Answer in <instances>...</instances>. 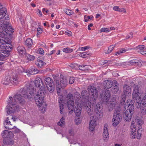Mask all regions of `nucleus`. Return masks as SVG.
<instances>
[{
    "label": "nucleus",
    "mask_w": 146,
    "mask_h": 146,
    "mask_svg": "<svg viewBox=\"0 0 146 146\" xmlns=\"http://www.w3.org/2000/svg\"><path fill=\"white\" fill-rule=\"evenodd\" d=\"M35 92V88L32 86H29L27 88H25L20 90L21 94H16L13 97H10L8 100V104L6 108V110L8 115L13 113L18 109L16 104H19L23 106L25 104V101L23 98H27L30 100L33 98L32 95Z\"/></svg>",
    "instance_id": "f257e3e1"
},
{
    "label": "nucleus",
    "mask_w": 146,
    "mask_h": 146,
    "mask_svg": "<svg viewBox=\"0 0 146 146\" xmlns=\"http://www.w3.org/2000/svg\"><path fill=\"white\" fill-rule=\"evenodd\" d=\"M129 102H123V104H121L120 102V106H116L115 108L114 113H119L121 115L123 114V117L125 121H129L134 113V106L133 104H130Z\"/></svg>",
    "instance_id": "f03ea898"
},
{
    "label": "nucleus",
    "mask_w": 146,
    "mask_h": 146,
    "mask_svg": "<svg viewBox=\"0 0 146 146\" xmlns=\"http://www.w3.org/2000/svg\"><path fill=\"white\" fill-rule=\"evenodd\" d=\"M34 83L36 87L40 88L39 90L35 96V101L37 106L41 107L43 104V100L44 97V92L45 90L44 86L43 85L41 79L40 78H36Z\"/></svg>",
    "instance_id": "7ed1b4c3"
},
{
    "label": "nucleus",
    "mask_w": 146,
    "mask_h": 146,
    "mask_svg": "<svg viewBox=\"0 0 146 146\" xmlns=\"http://www.w3.org/2000/svg\"><path fill=\"white\" fill-rule=\"evenodd\" d=\"M5 27L6 28L5 31H2V32H0V43L2 44H9L11 43V41L8 38L5 36V32L7 33L9 32L11 33L13 30L11 27L7 24Z\"/></svg>",
    "instance_id": "20e7f679"
},
{
    "label": "nucleus",
    "mask_w": 146,
    "mask_h": 146,
    "mask_svg": "<svg viewBox=\"0 0 146 146\" xmlns=\"http://www.w3.org/2000/svg\"><path fill=\"white\" fill-rule=\"evenodd\" d=\"M88 90L91 92V99L90 100V103L92 105H95L96 104V100L98 96V91L95 87L93 86H90L88 87Z\"/></svg>",
    "instance_id": "39448f33"
},
{
    "label": "nucleus",
    "mask_w": 146,
    "mask_h": 146,
    "mask_svg": "<svg viewBox=\"0 0 146 146\" xmlns=\"http://www.w3.org/2000/svg\"><path fill=\"white\" fill-rule=\"evenodd\" d=\"M101 103L103 104L107 105L109 103L111 98V94L110 91L108 90H104L101 94Z\"/></svg>",
    "instance_id": "423d86ee"
},
{
    "label": "nucleus",
    "mask_w": 146,
    "mask_h": 146,
    "mask_svg": "<svg viewBox=\"0 0 146 146\" xmlns=\"http://www.w3.org/2000/svg\"><path fill=\"white\" fill-rule=\"evenodd\" d=\"M131 88L127 84H125L123 86V94L121 95V103L123 104V102H125L126 96L127 95H131Z\"/></svg>",
    "instance_id": "0eeeda50"
},
{
    "label": "nucleus",
    "mask_w": 146,
    "mask_h": 146,
    "mask_svg": "<svg viewBox=\"0 0 146 146\" xmlns=\"http://www.w3.org/2000/svg\"><path fill=\"white\" fill-rule=\"evenodd\" d=\"M58 95L59 96L58 97V103L59 105L60 112L61 114L63 112V109L64 106V98L62 95H61L60 92L61 91V88L57 87L56 88Z\"/></svg>",
    "instance_id": "6e6552de"
},
{
    "label": "nucleus",
    "mask_w": 146,
    "mask_h": 146,
    "mask_svg": "<svg viewBox=\"0 0 146 146\" xmlns=\"http://www.w3.org/2000/svg\"><path fill=\"white\" fill-rule=\"evenodd\" d=\"M73 96L72 94L69 93L67 95V100H68V102L67 104V107L68 108L69 112L70 113H72L74 111V100H71L73 99Z\"/></svg>",
    "instance_id": "1a4fd4ad"
},
{
    "label": "nucleus",
    "mask_w": 146,
    "mask_h": 146,
    "mask_svg": "<svg viewBox=\"0 0 146 146\" xmlns=\"http://www.w3.org/2000/svg\"><path fill=\"white\" fill-rule=\"evenodd\" d=\"M45 84L50 92H52L54 90V86L53 81L50 77L46 78L44 79Z\"/></svg>",
    "instance_id": "9d476101"
},
{
    "label": "nucleus",
    "mask_w": 146,
    "mask_h": 146,
    "mask_svg": "<svg viewBox=\"0 0 146 146\" xmlns=\"http://www.w3.org/2000/svg\"><path fill=\"white\" fill-rule=\"evenodd\" d=\"M122 119V115L119 113H114L112 120V125L114 127L117 126L121 122Z\"/></svg>",
    "instance_id": "9b49d317"
},
{
    "label": "nucleus",
    "mask_w": 146,
    "mask_h": 146,
    "mask_svg": "<svg viewBox=\"0 0 146 146\" xmlns=\"http://www.w3.org/2000/svg\"><path fill=\"white\" fill-rule=\"evenodd\" d=\"M136 107L138 108H140V111L143 115H146V103L143 102V101L139 100L136 102Z\"/></svg>",
    "instance_id": "f8f14e48"
},
{
    "label": "nucleus",
    "mask_w": 146,
    "mask_h": 146,
    "mask_svg": "<svg viewBox=\"0 0 146 146\" xmlns=\"http://www.w3.org/2000/svg\"><path fill=\"white\" fill-rule=\"evenodd\" d=\"M82 101L83 103L82 105L85 104V103H87L89 99V96L91 95V92L86 90H83L81 93Z\"/></svg>",
    "instance_id": "ddd939ff"
},
{
    "label": "nucleus",
    "mask_w": 146,
    "mask_h": 146,
    "mask_svg": "<svg viewBox=\"0 0 146 146\" xmlns=\"http://www.w3.org/2000/svg\"><path fill=\"white\" fill-rule=\"evenodd\" d=\"M132 96L133 100H136V102H137L138 101L141 100L138 85L134 87Z\"/></svg>",
    "instance_id": "4468645a"
},
{
    "label": "nucleus",
    "mask_w": 146,
    "mask_h": 146,
    "mask_svg": "<svg viewBox=\"0 0 146 146\" xmlns=\"http://www.w3.org/2000/svg\"><path fill=\"white\" fill-rule=\"evenodd\" d=\"M12 80H10V77L7 78L5 80L4 82L2 81L3 84L5 85H7L9 84L10 82H11L12 84H16L18 83L19 80L18 79V76L17 75H15L12 78Z\"/></svg>",
    "instance_id": "2eb2a0df"
},
{
    "label": "nucleus",
    "mask_w": 146,
    "mask_h": 146,
    "mask_svg": "<svg viewBox=\"0 0 146 146\" xmlns=\"http://www.w3.org/2000/svg\"><path fill=\"white\" fill-rule=\"evenodd\" d=\"M2 137L4 138L3 140V142L4 144H7L8 143L6 141V138H10L13 136V133L12 132L7 130H5L2 133Z\"/></svg>",
    "instance_id": "dca6fc26"
},
{
    "label": "nucleus",
    "mask_w": 146,
    "mask_h": 146,
    "mask_svg": "<svg viewBox=\"0 0 146 146\" xmlns=\"http://www.w3.org/2000/svg\"><path fill=\"white\" fill-rule=\"evenodd\" d=\"M136 129H131V133L132 137L134 138L137 137V139H139L141 135V130L140 129H138L137 132L136 131Z\"/></svg>",
    "instance_id": "f3484780"
},
{
    "label": "nucleus",
    "mask_w": 146,
    "mask_h": 146,
    "mask_svg": "<svg viewBox=\"0 0 146 146\" xmlns=\"http://www.w3.org/2000/svg\"><path fill=\"white\" fill-rule=\"evenodd\" d=\"M84 105L86 107V113L88 115H89L92 116L90 118L91 119H93L94 118V113L93 112V110L92 109L91 106H90L88 103H85V104L83 105Z\"/></svg>",
    "instance_id": "a211bd4d"
},
{
    "label": "nucleus",
    "mask_w": 146,
    "mask_h": 146,
    "mask_svg": "<svg viewBox=\"0 0 146 146\" xmlns=\"http://www.w3.org/2000/svg\"><path fill=\"white\" fill-rule=\"evenodd\" d=\"M9 55V52L8 51L4 50L0 51V60L4 61Z\"/></svg>",
    "instance_id": "6ab92c4d"
},
{
    "label": "nucleus",
    "mask_w": 146,
    "mask_h": 146,
    "mask_svg": "<svg viewBox=\"0 0 146 146\" xmlns=\"http://www.w3.org/2000/svg\"><path fill=\"white\" fill-rule=\"evenodd\" d=\"M79 105L78 104L77 105L75 106L74 109V112L75 115L77 116H79L81 114L82 111V106Z\"/></svg>",
    "instance_id": "aec40b11"
},
{
    "label": "nucleus",
    "mask_w": 146,
    "mask_h": 146,
    "mask_svg": "<svg viewBox=\"0 0 146 146\" xmlns=\"http://www.w3.org/2000/svg\"><path fill=\"white\" fill-rule=\"evenodd\" d=\"M103 85L105 88L109 89L112 86L113 82L110 80H106L104 81Z\"/></svg>",
    "instance_id": "412c9836"
},
{
    "label": "nucleus",
    "mask_w": 146,
    "mask_h": 146,
    "mask_svg": "<svg viewBox=\"0 0 146 146\" xmlns=\"http://www.w3.org/2000/svg\"><path fill=\"white\" fill-rule=\"evenodd\" d=\"M97 124V122L95 119L91 120L89 123V129L90 131L92 132L93 131Z\"/></svg>",
    "instance_id": "4be33fe9"
},
{
    "label": "nucleus",
    "mask_w": 146,
    "mask_h": 146,
    "mask_svg": "<svg viewBox=\"0 0 146 146\" xmlns=\"http://www.w3.org/2000/svg\"><path fill=\"white\" fill-rule=\"evenodd\" d=\"M109 134L108 132V130L107 127L104 126V130L103 132V136L104 140L107 141L109 138Z\"/></svg>",
    "instance_id": "5701e85b"
},
{
    "label": "nucleus",
    "mask_w": 146,
    "mask_h": 146,
    "mask_svg": "<svg viewBox=\"0 0 146 146\" xmlns=\"http://www.w3.org/2000/svg\"><path fill=\"white\" fill-rule=\"evenodd\" d=\"M17 50L18 53L21 54H25L26 53L25 48L22 46H19L17 48Z\"/></svg>",
    "instance_id": "b1692460"
},
{
    "label": "nucleus",
    "mask_w": 146,
    "mask_h": 146,
    "mask_svg": "<svg viewBox=\"0 0 146 146\" xmlns=\"http://www.w3.org/2000/svg\"><path fill=\"white\" fill-rule=\"evenodd\" d=\"M102 106L100 104H97L96 106V112L99 115L102 114Z\"/></svg>",
    "instance_id": "393cba45"
},
{
    "label": "nucleus",
    "mask_w": 146,
    "mask_h": 146,
    "mask_svg": "<svg viewBox=\"0 0 146 146\" xmlns=\"http://www.w3.org/2000/svg\"><path fill=\"white\" fill-rule=\"evenodd\" d=\"M129 63L132 65H137L138 66H140L141 65V62L139 60H130Z\"/></svg>",
    "instance_id": "a878e982"
},
{
    "label": "nucleus",
    "mask_w": 146,
    "mask_h": 146,
    "mask_svg": "<svg viewBox=\"0 0 146 146\" xmlns=\"http://www.w3.org/2000/svg\"><path fill=\"white\" fill-rule=\"evenodd\" d=\"M36 65L39 67L41 68L42 66L46 65V63L43 62L40 59H38L37 61L36 62Z\"/></svg>",
    "instance_id": "bb28decb"
},
{
    "label": "nucleus",
    "mask_w": 146,
    "mask_h": 146,
    "mask_svg": "<svg viewBox=\"0 0 146 146\" xmlns=\"http://www.w3.org/2000/svg\"><path fill=\"white\" fill-rule=\"evenodd\" d=\"M7 11L5 8L2 7V5L0 3V16H5Z\"/></svg>",
    "instance_id": "cd10ccee"
},
{
    "label": "nucleus",
    "mask_w": 146,
    "mask_h": 146,
    "mask_svg": "<svg viewBox=\"0 0 146 146\" xmlns=\"http://www.w3.org/2000/svg\"><path fill=\"white\" fill-rule=\"evenodd\" d=\"M116 105V104L115 103L111 102L109 100V103L107 105L108 107L109 110L111 111L113 110Z\"/></svg>",
    "instance_id": "c85d7f7f"
},
{
    "label": "nucleus",
    "mask_w": 146,
    "mask_h": 146,
    "mask_svg": "<svg viewBox=\"0 0 146 146\" xmlns=\"http://www.w3.org/2000/svg\"><path fill=\"white\" fill-rule=\"evenodd\" d=\"M26 44L29 47H30L33 44L32 40L30 38H28L26 41Z\"/></svg>",
    "instance_id": "c756f323"
},
{
    "label": "nucleus",
    "mask_w": 146,
    "mask_h": 146,
    "mask_svg": "<svg viewBox=\"0 0 146 146\" xmlns=\"http://www.w3.org/2000/svg\"><path fill=\"white\" fill-rule=\"evenodd\" d=\"M25 56L27 57V60L30 61H32L35 58V57L34 56L30 55L27 53H26L25 54Z\"/></svg>",
    "instance_id": "7c9ffc66"
},
{
    "label": "nucleus",
    "mask_w": 146,
    "mask_h": 146,
    "mask_svg": "<svg viewBox=\"0 0 146 146\" xmlns=\"http://www.w3.org/2000/svg\"><path fill=\"white\" fill-rule=\"evenodd\" d=\"M119 88V87L116 84H115L112 88L111 91L113 93L115 94L118 91Z\"/></svg>",
    "instance_id": "2f4dec72"
},
{
    "label": "nucleus",
    "mask_w": 146,
    "mask_h": 146,
    "mask_svg": "<svg viewBox=\"0 0 146 146\" xmlns=\"http://www.w3.org/2000/svg\"><path fill=\"white\" fill-rule=\"evenodd\" d=\"M119 99V97L117 95L114 96L112 98V101H110L111 102H114L116 104L117 103V102L118 101Z\"/></svg>",
    "instance_id": "473e14b6"
},
{
    "label": "nucleus",
    "mask_w": 146,
    "mask_h": 146,
    "mask_svg": "<svg viewBox=\"0 0 146 146\" xmlns=\"http://www.w3.org/2000/svg\"><path fill=\"white\" fill-rule=\"evenodd\" d=\"M68 79L69 80V84H72L74 83V82L75 80V78L73 77H70V76H68Z\"/></svg>",
    "instance_id": "72a5a7b5"
},
{
    "label": "nucleus",
    "mask_w": 146,
    "mask_h": 146,
    "mask_svg": "<svg viewBox=\"0 0 146 146\" xmlns=\"http://www.w3.org/2000/svg\"><path fill=\"white\" fill-rule=\"evenodd\" d=\"M90 53L88 52H84L80 54V56L82 58H86L88 57L87 56L90 54Z\"/></svg>",
    "instance_id": "f704fd0d"
},
{
    "label": "nucleus",
    "mask_w": 146,
    "mask_h": 146,
    "mask_svg": "<svg viewBox=\"0 0 146 146\" xmlns=\"http://www.w3.org/2000/svg\"><path fill=\"white\" fill-rule=\"evenodd\" d=\"M75 97L77 98L76 99V101H78L81 98V97L80 94L77 92H76L74 93Z\"/></svg>",
    "instance_id": "c9c22d12"
},
{
    "label": "nucleus",
    "mask_w": 146,
    "mask_h": 146,
    "mask_svg": "<svg viewBox=\"0 0 146 146\" xmlns=\"http://www.w3.org/2000/svg\"><path fill=\"white\" fill-rule=\"evenodd\" d=\"M5 126L6 129H11L14 128L15 127V126H12V125L11 124V123L10 124H8L7 125H5Z\"/></svg>",
    "instance_id": "e433bc0d"
},
{
    "label": "nucleus",
    "mask_w": 146,
    "mask_h": 146,
    "mask_svg": "<svg viewBox=\"0 0 146 146\" xmlns=\"http://www.w3.org/2000/svg\"><path fill=\"white\" fill-rule=\"evenodd\" d=\"M64 119L63 118V117H62V118L60 119V121H59L58 122V125L61 127H62L64 125Z\"/></svg>",
    "instance_id": "4c0bfd02"
},
{
    "label": "nucleus",
    "mask_w": 146,
    "mask_h": 146,
    "mask_svg": "<svg viewBox=\"0 0 146 146\" xmlns=\"http://www.w3.org/2000/svg\"><path fill=\"white\" fill-rule=\"evenodd\" d=\"M85 66H86V65H79L78 66L79 69L82 71L85 70H88V69L85 68Z\"/></svg>",
    "instance_id": "58836bf2"
},
{
    "label": "nucleus",
    "mask_w": 146,
    "mask_h": 146,
    "mask_svg": "<svg viewBox=\"0 0 146 146\" xmlns=\"http://www.w3.org/2000/svg\"><path fill=\"white\" fill-rule=\"evenodd\" d=\"M64 12L67 15H70L73 14V12L71 11L70 10L66 9Z\"/></svg>",
    "instance_id": "ea45409f"
},
{
    "label": "nucleus",
    "mask_w": 146,
    "mask_h": 146,
    "mask_svg": "<svg viewBox=\"0 0 146 146\" xmlns=\"http://www.w3.org/2000/svg\"><path fill=\"white\" fill-rule=\"evenodd\" d=\"M137 48L140 50L139 51L146 50V48L145 46L144 45H140L138 46H137Z\"/></svg>",
    "instance_id": "a19ab883"
},
{
    "label": "nucleus",
    "mask_w": 146,
    "mask_h": 146,
    "mask_svg": "<svg viewBox=\"0 0 146 146\" xmlns=\"http://www.w3.org/2000/svg\"><path fill=\"white\" fill-rule=\"evenodd\" d=\"M73 51L72 49L68 47L64 48V52L66 53H71Z\"/></svg>",
    "instance_id": "79ce46f5"
},
{
    "label": "nucleus",
    "mask_w": 146,
    "mask_h": 146,
    "mask_svg": "<svg viewBox=\"0 0 146 146\" xmlns=\"http://www.w3.org/2000/svg\"><path fill=\"white\" fill-rule=\"evenodd\" d=\"M68 133L70 136H74L76 132L73 129H70L68 131Z\"/></svg>",
    "instance_id": "37998d69"
},
{
    "label": "nucleus",
    "mask_w": 146,
    "mask_h": 146,
    "mask_svg": "<svg viewBox=\"0 0 146 146\" xmlns=\"http://www.w3.org/2000/svg\"><path fill=\"white\" fill-rule=\"evenodd\" d=\"M110 30L108 28H102L100 30V32H109Z\"/></svg>",
    "instance_id": "c03bdc74"
},
{
    "label": "nucleus",
    "mask_w": 146,
    "mask_h": 146,
    "mask_svg": "<svg viewBox=\"0 0 146 146\" xmlns=\"http://www.w3.org/2000/svg\"><path fill=\"white\" fill-rule=\"evenodd\" d=\"M114 46L113 45H110L108 47V53L111 52L113 49Z\"/></svg>",
    "instance_id": "a18cd8bd"
},
{
    "label": "nucleus",
    "mask_w": 146,
    "mask_h": 146,
    "mask_svg": "<svg viewBox=\"0 0 146 146\" xmlns=\"http://www.w3.org/2000/svg\"><path fill=\"white\" fill-rule=\"evenodd\" d=\"M60 84L61 86H62V85H63L64 83V80L63 76L62 75H60Z\"/></svg>",
    "instance_id": "49530a36"
},
{
    "label": "nucleus",
    "mask_w": 146,
    "mask_h": 146,
    "mask_svg": "<svg viewBox=\"0 0 146 146\" xmlns=\"http://www.w3.org/2000/svg\"><path fill=\"white\" fill-rule=\"evenodd\" d=\"M133 37V33L130 32L129 34L127 35L126 36V39H128L129 38H132Z\"/></svg>",
    "instance_id": "de8ad7c7"
},
{
    "label": "nucleus",
    "mask_w": 146,
    "mask_h": 146,
    "mask_svg": "<svg viewBox=\"0 0 146 146\" xmlns=\"http://www.w3.org/2000/svg\"><path fill=\"white\" fill-rule=\"evenodd\" d=\"M65 35H67L68 36H70L72 35V33L70 31L67 30L65 32Z\"/></svg>",
    "instance_id": "09e8293b"
},
{
    "label": "nucleus",
    "mask_w": 146,
    "mask_h": 146,
    "mask_svg": "<svg viewBox=\"0 0 146 146\" xmlns=\"http://www.w3.org/2000/svg\"><path fill=\"white\" fill-rule=\"evenodd\" d=\"M90 47L88 46H86L84 47H83L81 48V50L82 51H84L89 49Z\"/></svg>",
    "instance_id": "8fccbe9b"
},
{
    "label": "nucleus",
    "mask_w": 146,
    "mask_h": 146,
    "mask_svg": "<svg viewBox=\"0 0 146 146\" xmlns=\"http://www.w3.org/2000/svg\"><path fill=\"white\" fill-rule=\"evenodd\" d=\"M2 47H3V48H5V50H7L9 52V51L8 50H7V49H9V48L11 49V46H2Z\"/></svg>",
    "instance_id": "3c124183"
},
{
    "label": "nucleus",
    "mask_w": 146,
    "mask_h": 146,
    "mask_svg": "<svg viewBox=\"0 0 146 146\" xmlns=\"http://www.w3.org/2000/svg\"><path fill=\"white\" fill-rule=\"evenodd\" d=\"M136 121H137V124L139 126H141L142 124V121L140 120H139L138 119H136Z\"/></svg>",
    "instance_id": "603ef678"
},
{
    "label": "nucleus",
    "mask_w": 146,
    "mask_h": 146,
    "mask_svg": "<svg viewBox=\"0 0 146 146\" xmlns=\"http://www.w3.org/2000/svg\"><path fill=\"white\" fill-rule=\"evenodd\" d=\"M65 79L64 80V87H66L68 84V81L69 80L68 79V77L65 78Z\"/></svg>",
    "instance_id": "864d4df0"
},
{
    "label": "nucleus",
    "mask_w": 146,
    "mask_h": 146,
    "mask_svg": "<svg viewBox=\"0 0 146 146\" xmlns=\"http://www.w3.org/2000/svg\"><path fill=\"white\" fill-rule=\"evenodd\" d=\"M39 53L42 55L44 53V51L43 49L42 48H39Z\"/></svg>",
    "instance_id": "5fc2aeb1"
},
{
    "label": "nucleus",
    "mask_w": 146,
    "mask_h": 146,
    "mask_svg": "<svg viewBox=\"0 0 146 146\" xmlns=\"http://www.w3.org/2000/svg\"><path fill=\"white\" fill-rule=\"evenodd\" d=\"M140 53L143 55L146 54V51L145 50L138 51Z\"/></svg>",
    "instance_id": "6e6d98bb"
},
{
    "label": "nucleus",
    "mask_w": 146,
    "mask_h": 146,
    "mask_svg": "<svg viewBox=\"0 0 146 146\" xmlns=\"http://www.w3.org/2000/svg\"><path fill=\"white\" fill-rule=\"evenodd\" d=\"M5 123H6V125L8 124H10L11 122L9 121V117H7L6 120H5Z\"/></svg>",
    "instance_id": "4d7b16f0"
},
{
    "label": "nucleus",
    "mask_w": 146,
    "mask_h": 146,
    "mask_svg": "<svg viewBox=\"0 0 146 146\" xmlns=\"http://www.w3.org/2000/svg\"><path fill=\"white\" fill-rule=\"evenodd\" d=\"M78 119H75V124L77 125H78L81 123V121L79 120L78 121Z\"/></svg>",
    "instance_id": "13d9d810"
},
{
    "label": "nucleus",
    "mask_w": 146,
    "mask_h": 146,
    "mask_svg": "<svg viewBox=\"0 0 146 146\" xmlns=\"http://www.w3.org/2000/svg\"><path fill=\"white\" fill-rule=\"evenodd\" d=\"M119 9V7L116 6H114L113 8V10L116 11H118Z\"/></svg>",
    "instance_id": "bf43d9fd"
},
{
    "label": "nucleus",
    "mask_w": 146,
    "mask_h": 146,
    "mask_svg": "<svg viewBox=\"0 0 146 146\" xmlns=\"http://www.w3.org/2000/svg\"><path fill=\"white\" fill-rule=\"evenodd\" d=\"M53 77L54 79V81L55 82H56V81L59 80V78L58 77L54 76Z\"/></svg>",
    "instance_id": "052dcab7"
},
{
    "label": "nucleus",
    "mask_w": 146,
    "mask_h": 146,
    "mask_svg": "<svg viewBox=\"0 0 146 146\" xmlns=\"http://www.w3.org/2000/svg\"><path fill=\"white\" fill-rule=\"evenodd\" d=\"M145 96L143 98V100L142 101L143 102H145V103H146V91L145 92Z\"/></svg>",
    "instance_id": "680f3d73"
},
{
    "label": "nucleus",
    "mask_w": 146,
    "mask_h": 146,
    "mask_svg": "<svg viewBox=\"0 0 146 146\" xmlns=\"http://www.w3.org/2000/svg\"><path fill=\"white\" fill-rule=\"evenodd\" d=\"M131 129H136L135 125L134 124L132 123L131 126Z\"/></svg>",
    "instance_id": "e2e57ef3"
},
{
    "label": "nucleus",
    "mask_w": 146,
    "mask_h": 146,
    "mask_svg": "<svg viewBox=\"0 0 146 146\" xmlns=\"http://www.w3.org/2000/svg\"><path fill=\"white\" fill-rule=\"evenodd\" d=\"M93 26V24L92 23L90 24L88 26V29L89 30H91V29L90 28V27H92Z\"/></svg>",
    "instance_id": "0e129e2a"
},
{
    "label": "nucleus",
    "mask_w": 146,
    "mask_h": 146,
    "mask_svg": "<svg viewBox=\"0 0 146 146\" xmlns=\"http://www.w3.org/2000/svg\"><path fill=\"white\" fill-rule=\"evenodd\" d=\"M20 130L18 129H15V133H19L20 132Z\"/></svg>",
    "instance_id": "69168bd1"
},
{
    "label": "nucleus",
    "mask_w": 146,
    "mask_h": 146,
    "mask_svg": "<svg viewBox=\"0 0 146 146\" xmlns=\"http://www.w3.org/2000/svg\"><path fill=\"white\" fill-rule=\"evenodd\" d=\"M55 52V50H52L51 51L50 54H48V55H50L54 53V52Z\"/></svg>",
    "instance_id": "338daca9"
},
{
    "label": "nucleus",
    "mask_w": 146,
    "mask_h": 146,
    "mask_svg": "<svg viewBox=\"0 0 146 146\" xmlns=\"http://www.w3.org/2000/svg\"><path fill=\"white\" fill-rule=\"evenodd\" d=\"M121 53L125 52V49L123 48L120 50Z\"/></svg>",
    "instance_id": "774afa93"
}]
</instances>
